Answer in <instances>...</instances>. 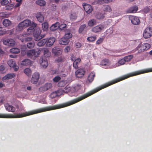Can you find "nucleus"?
<instances>
[{
  "instance_id": "14",
  "label": "nucleus",
  "mask_w": 152,
  "mask_h": 152,
  "mask_svg": "<svg viewBox=\"0 0 152 152\" xmlns=\"http://www.w3.org/2000/svg\"><path fill=\"white\" fill-rule=\"evenodd\" d=\"M104 28V27L103 25H99L93 28L92 31L95 33H97L100 31Z\"/></svg>"
},
{
  "instance_id": "51",
  "label": "nucleus",
  "mask_w": 152,
  "mask_h": 152,
  "mask_svg": "<svg viewBox=\"0 0 152 152\" xmlns=\"http://www.w3.org/2000/svg\"><path fill=\"white\" fill-rule=\"evenodd\" d=\"M66 24H61L60 25L59 27L61 29H63L66 28Z\"/></svg>"
},
{
  "instance_id": "22",
  "label": "nucleus",
  "mask_w": 152,
  "mask_h": 152,
  "mask_svg": "<svg viewBox=\"0 0 152 152\" xmlns=\"http://www.w3.org/2000/svg\"><path fill=\"white\" fill-rule=\"evenodd\" d=\"M95 76V75L94 72H91L90 73L88 77V80L89 82L91 83L93 81Z\"/></svg>"
},
{
  "instance_id": "52",
  "label": "nucleus",
  "mask_w": 152,
  "mask_h": 152,
  "mask_svg": "<svg viewBox=\"0 0 152 152\" xmlns=\"http://www.w3.org/2000/svg\"><path fill=\"white\" fill-rule=\"evenodd\" d=\"M32 40V39L31 37H27L25 38L24 40L26 42H30Z\"/></svg>"
},
{
  "instance_id": "23",
  "label": "nucleus",
  "mask_w": 152,
  "mask_h": 152,
  "mask_svg": "<svg viewBox=\"0 0 152 152\" xmlns=\"http://www.w3.org/2000/svg\"><path fill=\"white\" fill-rule=\"evenodd\" d=\"M31 64V61L28 59H25L22 61L21 64L23 66H28Z\"/></svg>"
},
{
  "instance_id": "50",
  "label": "nucleus",
  "mask_w": 152,
  "mask_h": 152,
  "mask_svg": "<svg viewBox=\"0 0 152 152\" xmlns=\"http://www.w3.org/2000/svg\"><path fill=\"white\" fill-rule=\"evenodd\" d=\"M13 8V6L12 4H9L7 6V10H10L12 9Z\"/></svg>"
},
{
  "instance_id": "8",
  "label": "nucleus",
  "mask_w": 152,
  "mask_h": 152,
  "mask_svg": "<svg viewBox=\"0 0 152 152\" xmlns=\"http://www.w3.org/2000/svg\"><path fill=\"white\" fill-rule=\"evenodd\" d=\"M129 19L131 20L132 23L134 25H138L140 23V20L137 17L131 16L129 17Z\"/></svg>"
},
{
  "instance_id": "17",
  "label": "nucleus",
  "mask_w": 152,
  "mask_h": 152,
  "mask_svg": "<svg viewBox=\"0 0 152 152\" xmlns=\"http://www.w3.org/2000/svg\"><path fill=\"white\" fill-rule=\"evenodd\" d=\"M36 17L39 22L42 23L43 22L44 20V16L41 12L37 13L36 15Z\"/></svg>"
},
{
  "instance_id": "2",
  "label": "nucleus",
  "mask_w": 152,
  "mask_h": 152,
  "mask_svg": "<svg viewBox=\"0 0 152 152\" xmlns=\"http://www.w3.org/2000/svg\"><path fill=\"white\" fill-rule=\"evenodd\" d=\"M41 51L39 50L33 49L28 51L26 53L27 56L34 60L35 58L38 57Z\"/></svg>"
},
{
  "instance_id": "15",
  "label": "nucleus",
  "mask_w": 152,
  "mask_h": 152,
  "mask_svg": "<svg viewBox=\"0 0 152 152\" xmlns=\"http://www.w3.org/2000/svg\"><path fill=\"white\" fill-rule=\"evenodd\" d=\"M46 46L48 47L52 46L55 41V39L53 37H50L49 39H47Z\"/></svg>"
},
{
  "instance_id": "26",
  "label": "nucleus",
  "mask_w": 152,
  "mask_h": 152,
  "mask_svg": "<svg viewBox=\"0 0 152 152\" xmlns=\"http://www.w3.org/2000/svg\"><path fill=\"white\" fill-rule=\"evenodd\" d=\"M35 28L32 27H29L27 30V34L28 35L34 34V33L35 30Z\"/></svg>"
},
{
  "instance_id": "43",
  "label": "nucleus",
  "mask_w": 152,
  "mask_h": 152,
  "mask_svg": "<svg viewBox=\"0 0 152 152\" xmlns=\"http://www.w3.org/2000/svg\"><path fill=\"white\" fill-rule=\"evenodd\" d=\"M61 79V78L59 76L55 77L53 79V81L56 83L58 82Z\"/></svg>"
},
{
  "instance_id": "56",
  "label": "nucleus",
  "mask_w": 152,
  "mask_h": 152,
  "mask_svg": "<svg viewBox=\"0 0 152 152\" xmlns=\"http://www.w3.org/2000/svg\"><path fill=\"white\" fill-rule=\"evenodd\" d=\"M63 59L61 57L58 58L56 61L58 62H60L63 61Z\"/></svg>"
},
{
  "instance_id": "48",
  "label": "nucleus",
  "mask_w": 152,
  "mask_h": 152,
  "mask_svg": "<svg viewBox=\"0 0 152 152\" xmlns=\"http://www.w3.org/2000/svg\"><path fill=\"white\" fill-rule=\"evenodd\" d=\"M70 47L69 46H67L64 49V50L65 53H67L70 50Z\"/></svg>"
},
{
  "instance_id": "39",
  "label": "nucleus",
  "mask_w": 152,
  "mask_h": 152,
  "mask_svg": "<svg viewBox=\"0 0 152 152\" xmlns=\"http://www.w3.org/2000/svg\"><path fill=\"white\" fill-rule=\"evenodd\" d=\"M86 27V25L85 24H83L81 25L79 29V33H81L84 30Z\"/></svg>"
},
{
  "instance_id": "36",
  "label": "nucleus",
  "mask_w": 152,
  "mask_h": 152,
  "mask_svg": "<svg viewBox=\"0 0 152 152\" xmlns=\"http://www.w3.org/2000/svg\"><path fill=\"white\" fill-rule=\"evenodd\" d=\"M96 39V37L95 36H92L88 37L87 38V40L89 42H93L95 41Z\"/></svg>"
},
{
  "instance_id": "27",
  "label": "nucleus",
  "mask_w": 152,
  "mask_h": 152,
  "mask_svg": "<svg viewBox=\"0 0 152 152\" xmlns=\"http://www.w3.org/2000/svg\"><path fill=\"white\" fill-rule=\"evenodd\" d=\"M44 53V55L45 57H49L50 55V53L49 51L47 48H44L43 49Z\"/></svg>"
},
{
  "instance_id": "55",
  "label": "nucleus",
  "mask_w": 152,
  "mask_h": 152,
  "mask_svg": "<svg viewBox=\"0 0 152 152\" xmlns=\"http://www.w3.org/2000/svg\"><path fill=\"white\" fill-rule=\"evenodd\" d=\"M44 45L45 44H46L47 39H45L41 40Z\"/></svg>"
},
{
  "instance_id": "25",
  "label": "nucleus",
  "mask_w": 152,
  "mask_h": 152,
  "mask_svg": "<svg viewBox=\"0 0 152 152\" xmlns=\"http://www.w3.org/2000/svg\"><path fill=\"white\" fill-rule=\"evenodd\" d=\"M11 24V21L8 19H4L3 21L4 26L6 27L10 26Z\"/></svg>"
},
{
  "instance_id": "63",
  "label": "nucleus",
  "mask_w": 152,
  "mask_h": 152,
  "mask_svg": "<svg viewBox=\"0 0 152 152\" xmlns=\"http://www.w3.org/2000/svg\"><path fill=\"white\" fill-rule=\"evenodd\" d=\"M152 72V68L147 69V73Z\"/></svg>"
},
{
  "instance_id": "38",
  "label": "nucleus",
  "mask_w": 152,
  "mask_h": 152,
  "mask_svg": "<svg viewBox=\"0 0 152 152\" xmlns=\"http://www.w3.org/2000/svg\"><path fill=\"white\" fill-rule=\"evenodd\" d=\"M34 45L35 43L34 42H29L27 44V47L29 48H32Z\"/></svg>"
},
{
  "instance_id": "40",
  "label": "nucleus",
  "mask_w": 152,
  "mask_h": 152,
  "mask_svg": "<svg viewBox=\"0 0 152 152\" xmlns=\"http://www.w3.org/2000/svg\"><path fill=\"white\" fill-rule=\"evenodd\" d=\"M96 17L98 19H103L104 18V16L103 14L99 13L96 15Z\"/></svg>"
},
{
  "instance_id": "9",
  "label": "nucleus",
  "mask_w": 152,
  "mask_h": 152,
  "mask_svg": "<svg viewBox=\"0 0 152 152\" xmlns=\"http://www.w3.org/2000/svg\"><path fill=\"white\" fill-rule=\"evenodd\" d=\"M3 43L6 45L12 46L15 45V42L12 39H7L3 41Z\"/></svg>"
},
{
  "instance_id": "45",
  "label": "nucleus",
  "mask_w": 152,
  "mask_h": 152,
  "mask_svg": "<svg viewBox=\"0 0 152 152\" xmlns=\"http://www.w3.org/2000/svg\"><path fill=\"white\" fill-rule=\"evenodd\" d=\"M8 3L9 1L8 0H3L1 2V4L3 5H5L7 4Z\"/></svg>"
},
{
  "instance_id": "28",
  "label": "nucleus",
  "mask_w": 152,
  "mask_h": 152,
  "mask_svg": "<svg viewBox=\"0 0 152 152\" xmlns=\"http://www.w3.org/2000/svg\"><path fill=\"white\" fill-rule=\"evenodd\" d=\"M96 24V20L94 19H92L88 22V25L90 27H92L94 25H95Z\"/></svg>"
},
{
  "instance_id": "30",
  "label": "nucleus",
  "mask_w": 152,
  "mask_h": 152,
  "mask_svg": "<svg viewBox=\"0 0 152 152\" xmlns=\"http://www.w3.org/2000/svg\"><path fill=\"white\" fill-rule=\"evenodd\" d=\"M110 63L108 59H105L102 60L101 62V64L102 66H108L110 65Z\"/></svg>"
},
{
  "instance_id": "33",
  "label": "nucleus",
  "mask_w": 152,
  "mask_h": 152,
  "mask_svg": "<svg viewBox=\"0 0 152 152\" xmlns=\"http://www.w3.org/2000/svg\"><path fill=\"white\" fill-rule=\"evenodd\" d=\"M70 19L72 20H75L77 18V16L76 13L72 12L69 16Z\"/></svg>"
},
{
  "instance_id": "35",
  "label": "nucleus",
  "mask_w": 152,
  "mask_h": 152,
  "mask_svg": "<svg viewBox=\"0 0 152 152\" xmlns=\"http://www.w3.org/2000/svg\"><path fill=\"white\" fill-rule=\"evenodd\" d=\"M42 29L44 31H47L48 28V25L47 22H45L42 24Z\"/></svg>"
},
{
  "instance_id": "21",
  "label": "nucleus",
  "mask_w": 152,
  "mask_h": 152,
  "mask_svg": "<svg viewBox=\"0 0 152 152\" xmlns=\"http://www.w3.org/2000/svg\"><path fill=\"white\" fill-rule=\"evenodd\" d=\"M81 59L80 58H78L74 61L73 63V66L75 69L78 68V64L80 62Z\"/></svg>"
},
{
  "instance_id": "46",
  "label": "nucleus",
  "mask_w": 152,
  "mask_h": 152,
  "mask_svg": "<svg viewBox=\"0 0 152 152\" xmlns=\"http://www.w3.org/2000/svg\"><path fill=\"white\" fill-rule=\"evenodd\" d=\"M125 61L124 58L118 61V63L120 64L121 65H122L125 64Z\"/></svg>"
},
{
  "instance_id": "10",
  "label": "nucleus",
  "mask_w": 152,
  "mask_h": 152,
  "mask_svg": "<svg viewBox=\"0 0 152 152\" xmlns=\"http://www.w3.org/2000/svg\"><path fill=\"white\" fill-rule=\"evenodd\" d=\"M39 75V73L35 72L32 75L31 80V82L34 84H36L38 80Z\"/></svg>"
},
{
  "instance_id": "31",
  "label": "nucleus",
  "mask_w": 152,
  "mask_h": 152,
  "mask_svg": "<svg viewBox=\"0 0 152 152\" xmlns=\"http://www.w3.org/2000/svg\"><path fill=\"white\" fill-rule=\"evenodd\" d=\"M10 52L14 54H18L20 52V50L17 48H14L11 49Z\"/></svg>"
},
{
  "instance_id": "49",
  "label": "nucleus",
  "mask_w": 152,
  "mask_h": 152,
  "mask_svg": "<svg viewBox=\"0 0 152 152\" xmlns=\"http://www.w3.org/2000/svg\"><path fill=\"white\" fill-rule=\"evenodd\" d=\"M64 86V82L62 81H60L58 84V86L59 87H62Z\"/></svg>"
},
{
  "instance_id": "32",
  "label": "nucleus",
  "mask_w": 152,
  "mask_h": 152,
  "mask_svg": "<svg viewBox=\"0 0 152 152\" xmlns=\"http://www.w3.org/2000/svg\"><path fill=\"white\" fill-rule=\"evenodd\" d=\"M102 9L104 11L106 12H110L112 10L110 7L108 5L103 6Z\"/></svg>"
},
{
  "instance_id": "47",
  "label": "nucleus",
  "mask_w": 152,
  "mask_h": 152,
  "mask_svg": "<svg viewBox=\"0 0 152 152\" xmlns=\"http://www.w3.org/2000/svg\"><path fill=\"white\" fill-rule=\"evenodd\" d=\"M138 10V7H133L131 10V12L132 13H135Z\"/></svg>"
},
{
  "instance_id": "57",
  "label": "nucleus",
  "mask_w": 152,
  "mask_h": 152,
  "mask_svg": "<svg viewBox=\"0 0 152 152\" xmlns=\"http://www.w3.org/2000/svg\"><path fill=\"white\" fill-rule=\"evenodd\" d=\"M37 45L39 47H41L44 45L41 41H39L38 42Z\"/></svg>"
},
{
  "instance_id": "60",
  "label": "nucleus",
  "mask_w": 152,
  "mask_h": 152,
  "mask_svg": "<svg viewBox=\"0 0 152 152\" xmlns=\"http://www.w3.org/2000/svg\"><path fill=\"white\" fill-rule=\"evenodd\" d=\"M102 1L105 3H109L112 1L113 0H102Z\"/></svg>"
},
{
  "instance_id": "53",
  "label": "nucleus",
  "mask_w": 152,
  "mask_h": 152,
  "mask_svg": "<svg viewBox=\"0 0 152 152\" xmlns=\"http://www.w3.org/2000/svg\"><path fill=\"white\" fill-rule=\"evenodd\" d=\"M75 46L77 48H80L81 46V44L79 42L75 43Z\"/></svg>"
},
{
  "instance_id": "20",
  "label": "nucleus",
  "mask_w": 152,
  "mask_h": 152,
  "mask_svg": "<svg viewBox=\"0 0 152 152\" xmlns=\"http://www.w3.org/2000/svg\"><path fill=\"white\" fill-rule=\"evenodd\" d=\"M60 23L58 22H56L54 24L52 25L50 27V30L52 31H54L59 27Z\"/></svg>"
},
{
  "instance_id": "64",
  "label": "nucleus",
  "mask_w": 152,
  "mask_h": 152,
  "mask_svg": "<svg viewBox=\"0 0 152 152\" xmlns=\"http://www.w3.org/2000/svg\"><path fill=\"white\" fill-rule=\"evenodd\" d=\"M4 86V84L0 82V88L3 87Z\"/></svg>"
},
{
  "instance_id": "42",
  "label": "nucleus",
  "mask_w": 152,
  "mask_h": 152,
  "mask_svg": "<svg viewBox=\"0 0 152 152\" xmlns=\"http://www.w3.org/2000/svg\"><path fill=\"white\" fill-rule=\"evenodd\" d=\"M57 96L56 92H54L52 93L50 95V97L52 99L56 97Z\"/></svg>"
},
{
  "instance_id": "34",
  "label": "nucleus",
  "mask_w": 152,
  "mask_h": 152,
  "mask_svg": "<svg viewBox=\"0 0 152 152\" xmlns=\"http://www.w3.org/2000/svg\"><path fill=\"white\" fill-rule=\"evenodd\" d=\"M24 72L28 76L30 77L31 75V71L29 68H27L24 70Z\"/></svg>"
},
{
  "instance_id": "3",
  "label": "nucleus",
  "mask_w": 152,
  "mask_h": 152,
  "mask_svg": "<svg viewBox=\"0 0 152 152\" xmlns=\"http://www.w3.org/2000/svg\"><path fill=\"white\" fill-rule=\"evenodd\" d=\"M41 30L39 28H35L33 34L35 41H38L45 37V34H41Z\"/></svg>"
},
{
  "instance_id": "6",
  "label": "nucleus",
  "mask_w": 152,
  "mask_h": 152,
  "mask_svg": "<svg viewBox=\"0 0 152 152\" xmlns=\"http://www.w3.org/2000/svg\"><path fill=\"white\" fill-rule=\"evenodd\" d=\"M143 35L145 39L151 37L152 36V28L148 27L144 30Z\"/></svg>"
},
{
  "instance_id": "11",
  "label": "nucleus",
  "mask_w": 152,
  "mask_h": 152,
  "mask_svg": "<svg viewBox=\"0 0 152 152\" xmlns=\"http://www.w3.org/2000/svg\"><path fill=\"white\" fill-rule=\"evenodd\" d=\"M39 61L40 65L43 68H45L48 66V63L45 58L40 57Z\"/></svg>"
},
{
  "instance_id": "58",
  "label": "nucleus",
  "mask_w": 152,
  "mask_h": 152,
  "mask_svg": "<svg viewBox=\"0 0 152 152\" xmlns=\"http://www.w3.org/2000/svg\"><path fill=\"white\" fill-rule=\"evenodd\" d=\"M32 26L31 27H33L34 28H37L36 27L37 26V24L34 23L33 22L31 24V25Z\"/></svg>"
},
{
  "instance_id": "37",
  "label": "nucleus",
  "mask_w": 152,
  "mask_h": 152,
  "mask_svg": "<svg viewBox=\"0 0 152 152\" xmlns=\"http://www.w3.org/2000/svg\"><path fill=\"white\" fill-rule=\"evenodd\" d=\"M133 57V56L132 55H131L125 56L124 58L126 62L129 61L132 59Z\"/></svg>"
},
{
  "instance_id": "19",
  "label": "nucleus",
  "mask_w": 152,
  "mask_h": 152,
  "mask_svg": "<svg viewBox=\"0 0 152 152\" xmlns=\"http://www.w3.org/2000/svg\"><path fill=\"white\" fill-rule=\"evenodd\" d=\"M52 53L56 56H58L61 54L62 52L61 50H59L58 48H53L52 50Z\"/></svg>"
},
{
  "instance_id": "24",
  "label": "nucleus",
  "mask_w": 152,
  "mask_h": 152,
  "mask_svg": "<svg viewBox=\"0 0 152 152\" xmlns=\"http://www.w3.org/2000/svg\"><path fill=\"white\" fill-rule=\"evenodd\" d=\"M52 84L51 83H47L42 87V89L44 91H47L52 88Z\"/></svg>"
},
{
  "instance_id": "4",
  "label": "nucleus",
  "mask_w": 152,
  "mask_h": 152,
  "mask_svg": "<svg viewBox=\"0 0 152 152\" xmlns=\"http://www.w3.org/2000/svg\"><path fill=\"white\" fill-rule=\"evenodd\" d=\"M31 22L29 20H26L20 23L18 26L17 30L18 31L22 30L24 28L27 27L31 25Z\"/></svg>"
},
{
  "instance_id": "18",
  "label": "nucleus",
  "mask_w": 152,
  "mask_h": 152,
  "mask_svg": "<svg viewBox=\"0 0 152 152\" xmlns=\"http://www.w3.org/2000/svg\"><path fill=\"white\" fill-rule=\"evenodd\" d=\"M15 76V75L14 73L8 74L3 77L2 80H5L10 79L14 77Z\"/></svg>"
},
{
  "instance_id": "12",
  "label": "nucleus",
  "mask_w": 152,
  "mask_h": 152,
  "mask_svg": "<svg viewBox=\"0 0 152 152\" xmlns=\"http://www.w3.org/2000/svg\"><path fill=\"white\" fill-rule=\"evenodd\" d=\"M85 74V71L84 69H79L75 72V75L78 78L82 77Z\"/></svg>"
},
{
  "instance_id": "16",
  "label": "nucleus",
  "mask_w": 152,
  "mask_h": 152,
  "mask_svg": "<svg viewBox=\"0 0 152 152\" xmlns=\"http://www.w3.org/2000/svg\"><path fill=\"white\" fill-rule=\"evenodd\" d=\"M5 107L6 110L9 112H14L16 110L15 107L8 104H5Z\"/></svg>"
},
{
  "instance_id": "29",
  "label": "nucleus",
  "mask_w": 152,
  "mask_h": 152,
  "mask_svg": "<svg viewBox=\"0 0 152 152\" xmlns=\"http://www.w3.org/2000/svg\"><path fill=\"white\" fill-rule=\"evenodd\" d=\"M35 3L40 6H44L46 4L45 1L44 0H37L36 1Z\"/></svg>"
},
{
  "instance_id": "59",
  "label": "nucleus",
  "mask_w": 152,
  "mask_h": 152,
  "mask_svg": "<svg viewBox=\"0 0 152 152\" xmlns=\"http://www.w3.org/2000/svg\"><path fill=\"white\" fill-rule=\"evenodd\" d=\"M1 16L5 17H6L7 15L4 13V12L1 13L0 14Z\"/></svg>"
},
{
  "instance_id": "54",
  "label": "nucleus",
  "mask_w": 152,
  "mask_h": 152,
  "mask_svg": "<svg viewBox=\"0 0 152 152\" xmlns=\"http://www.w3.org/2000/svg\"><path fill=\"white\" fill-rule=\"evenodd\" d=\"M58 71L56 70H53L51 71V73L52 74H55L57 73Z\"/></svg>"
},
{
  "instance_id": "13",
  "label": "nucleus",
  "mask_w": 152,
  "mask_h": 152,
  "mask_svg": "<svg viewBox=\"0 0 152 152\" xmlns=\"http://www.w3.org/2000/svg\"><path fill=\"white\" fill-rule=\"evenodd\" d=\"M83 6L84 10L87 13H90L92 12L93 9L91 5L88 4H83Z\"/></svg>"
},
{
  "instance_id": "44",
  "label": "nucleus",
  "mask_w": 152,
  "mask_h": 152,
  "mask_svg": "<svg viewBox=\"0 0 152 152\" xmlns=\"http://www.w3.org/2000/svg\"><path fill=\"white\" fill-rule=\"evenodd\" d=\"M104 38H100L96 42V44L97 45H99L102 43Z\"/></svg>"
},
{
  "instance_id": "61",
  "label": "nucleus",
  "mask_w": 152,
  "mask_h": 152,
  "mask_svg": "<svg viewBox=\"0 0 152 152\" xmlns=\"http://www.w3.org/2000/svg\"><path fill=\"white\" fill-rule=\"evenodd\" d=\"M6 33V31H3L1 32L0 33V35H2L3 34H5Z\"/></svg>"
},
{
  "instance_id": "7",
  "label": "nucleus",
  "mask_w": 152,
  "mask_h": 152,
  "mask_svg": "<svg viewBox=\"0 0 152 152\" xmlns=\"http://www.w3.org/2000/svg\"><path fill=\"white\" fill-rule=\"evenodd\" d=\"M7 64L10 67L13 68L15 71L16 72L18 71L19 67L16 65L15 62L14 60H9L7 62Z\"/></svg>"
},
{
  "instance_id": "41",
  "label": "nucleus",
  "mask_w": 152,
  "mask_h": 152,
  "mask_svg": "<svg viewBox=\"0 0 152 152\" xmlns=\"http://www.w3.org/2000/svg\"><path fill=\"white\" fill-rule=\"evenodd\" d=\"M15 106L16 108L18 109L20 108L21 109V110H23L24 109V107L23 105L20 102H19V103L18 104H16L15 105Z\"/></svg>"
},
{
  "instance_id": "1",
  "label": "nucleus",
  "mask_w": 152,
  "mask_h": 152,
  "mask_svg": "<svg viewBox=\"0 0 152 152\" xmlns=\"http://www.w3.org/2000/svg\"><path fill=\"white\" fill-rule=\"evenodd\" d=\"M72 34L70 32L66 33L64 37L59 39V44L63 45H68L70 41V39L72 38Z\"/></svg>"
},
{
  "instance_id": "62",
  "label": "nucleus",
  "mask_w": 152,
  "mask_h": 152,
  "mask_svg": "<svg viewBox=\"0 0 152 152\" xmlns=\"http://www.w3.org/2000/svg\"><path fill=\"white\" fill-rule=\"evenodd\" d=\"M4 67L3 66L1 65L0 66V70H4Z\"/></svg>"
},
{
  "instance_id": "5",
  "label": "nucleus",
  "mask_w": 152,
  "mask_h": 152,
  "mask_svg": "<svg viewBox=\"0 0 152 152\" xmlns=\"http://www.w3.org/2000/svg\"><path fill=\"white\" fill-rule=\"evenodd\" d=\"M151 47V45L147 43L140 44L137 48L138 53L143 52L148 50Z\"/></svg>"
}]
</instances>
